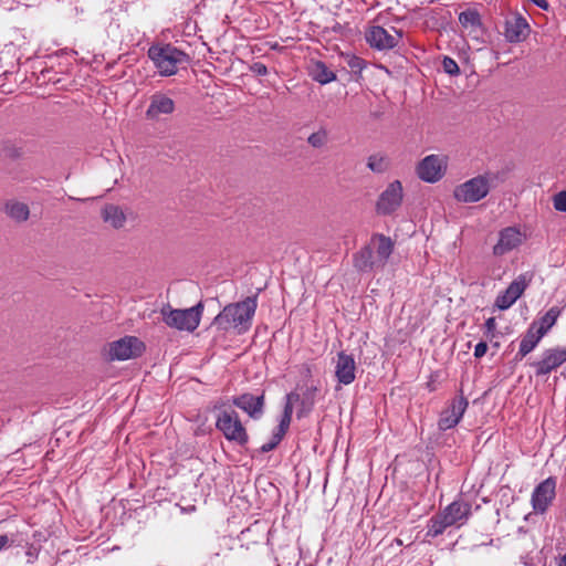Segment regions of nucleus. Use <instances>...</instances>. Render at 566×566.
Returning <instances> with one entry per match:
<instances>
[{"instance_id":"1a4fd4ad","label":"nucleus","mask_w":566,"mask_h":566,"mask_svg":"<svg viewBox=\"0 0 566 566\" xmlns=\"http://www.w3.org/2000/svg\"><path fill=\"white\" fill-rule=\"evenodd\" d=\"M469 406L468 399L461 392L459 396L452 398L447 407L440 413L438 420V428L441 431H447L454 428L461 421L467 408Z\"/></svg>"},{"instance_id":"49530a36","label":"nucleus","mask_w":566,"mask_h":566,"mask_svg":"<svg viewBox=\"0 0 566 566\" xmlns=\"http://www.w3.org/2000/svg\"><path fill=\"white\" fill-rule=\"evenodd\" d=\"M495 326H496V323H495V318L494 317H489L485 321V328H486L488 332L494 331Z\"/></svg>"},{"instance_id":"9b49d317","label":"nucleus","mask_w":566,"mask_h":566,"mask_svg":"<svg viewBox=\"0 0 566 566\" xmlns=\"http://www.w3.org/2000/svg\"><path fill=\"white\" fill-rule=\"evenodd\" d=\"M402 197L401 182L399 180L390 182L377 200V213L382 216L391 214L401 206Z\"/></svg>"},{"instance_id":"603ef678","label":"nucleus","mask_w":566,"mask_h":566,"mask_svg":"<svg viewBox=\"0 0 566 566\" xmlns=\"http://www.w3.org/2000/svg\"><path fill=\"white\" fill-rule=\"evenodd\" d=\"M557 566H566V554L559 559V563Z\"/></svg>"},{"instance_id":"c9c22d12","label":"nucleus","mask_w":566,"mask_h":566,"mask_svg":"<svg viewBox=\"0 0 566 566\" xmlns=\"http://www.w3.org/2000/svg\"><path fill=\"white\" fill-rule=\"evenodd\" d=\"M515 301L511 298L505 292L497 295L495 300V306L500 310H507L510 308Z\"/></svg>"},{"instance_id":"9d476101","label":"nucleus","mask_w":566,"mask_h":566,"mask_svg":"<svg viewBox=\"0 0 566 566\" xmlns=\"http://www.w3.org/2000/svg\"><path fill=\"white\" fill-rule=\"evenodd\" d=\"M566 361V347L547 348L541 359L530 363L537 377H543L556 370Z\"/></svg>"},{"instance_id":"f03ea898","label":"nucleus","mask_w":566,"mask_h":566,"mask_svg":"<svg viewBox=\"0 0 566 566\" xmlns=\"http://www.w3.org/2000/svg\"><path fill=\"white\" fill-rule=\"evenodd\" d=\"M147 56L158 74L165 77L177 74L179 70H186L191 61L188 53L171 43H153Z\"/></svg>"},{"instance_id":"7c9ffc66","label":"nucleus","mask_w":566,"mask_h":566,"mask_svg":"<svg viewBox=\"0 0 566 566\" xmlns=\"http://www.w3.org/2000/svg\"><path fill=\"white\" fill-rule=\"evenodd\" d=\"M307 143L313 148H322L328 143V132L326 128L321 127L317 132L312 133L307 137Z\"/></svg>"},{"instance_id":"6e6552de","label":"nucleus","mask_w":566,"mask_h":566,"mask_svg":"<svg viewBox=\"0 0 566 566\" xmlns=\"http://www.w3.org/2000/svg\"><path fill=\"white\" fill-rule=\"evenodd\" d=\"M395 34L389 33L385 28L380 25L370 27L366 33V42L374 49L379 51L391 50L398 46L402 39V31L392 28Z\"/></svg>"},{"instance_id":"f704fd0d","label":"nucleus","mask_w":566,"mask_h":566,"mask_svg":"<svg viewBox=\"0 0 566 566\" xmlns=\"http://www.w3.org/2000/svg\"><path fill=\"white\" fill-rule=\"evenodd\" d=\"M442 67L443 71L449 75H458L460 73L458 63L449 56H444L442 61Z\"/></svg>"},{"instance_id":"aec40b11","label":"nucleus","mask_w":566,"mask_h":566,"mask_svg":"<svg viewBox=\"0 0 566 566\" xmlns=\"http://www.w3.org/2000/svg\"><path fill=\"white\" fill-rule=\"evenodd\" d=\"M538 323H532L527 331L523 334L518 352L516 353L514 360L520 361L522 360L526 355H528L531 352H533L543 336L541 334H537L535 328H537Z\"/></svg>"},{"instance_id":"37998d69","label":"nucleus","mask_w":566,"mask_h":566,"mask_svg":"<svg viewBox=\"0 0 566 566\" xmlns=\"http://www.w3.org/2000/svg\"><path fill=\"white\" fill-rule=\"evenodd\" d=\"M293 415V405L290 402H286L283 409V413L281 416V420L287 421L291 423Z\"/></svg>"},{"instance_id":"09e8293b","label":"nucleus","mask_w":566,"mask_h":566,"mask_svg":"<svg viewBox=\"0 0 566 566\" xmlns=\"http://www.w3.org/2000/svg\"><path fill=\"white\" fill-rule=\"evenodd\" d=\"M281 441H282V438H280L276 434L272 433V438H271V440L269 442L273 443L274 444V449H275Z\"/></svg>"},{"instance_id":"ddd939ff","label":"nucleus","mask_w":566,"mask_h":566,"mask_svg":"<svg viewBox=\"0 0 566 566\" xmlns=\"http://www.w3.org/2000/svg\"><path fill=\"white\" fill-rule=\"evenodd\" d=\"M232 403L247 412L252 419H260L264 410V392L259 396L245 392L233 397Z\"/></svg>"},{"instance_id":"a878e982","label":"nucleus","mask_w":566,"mask_h":566,"mask_svg":"<svg viewBox=\"0 0 566 566\" xmlns=\"http://www.w3.org/2000/svg\"><path fill=\"white\" fill-rule=\"evenodd\" d=\"M530 282L531 276H527V274H521L510 283L504 292L516 302L517 298L524 293Z\"/></svg>"},{"instance_id":"423d86ee","label":"nucleus","mask_w":566,"mask_h":566,"mask_svg":"<svg viewBox=\"0 0 566 566\" xmlns=\"http://www.w3.org/2000/svg\"><path fill=\"white\" fill-rule=\"evenodd\" d=\"M145 350V344L135 336H125L108 345L109 360H127L139 357Z\"/></svg>"},{"instance_id":"412c9836","label":"nucleus","mask_w":566,"mask_h":566,"mask_svg":"<svg viewBox=\"0 0 566 566\" xmlns=\"http://www.w3.org/2000/svg\"><path fill=\"white\" fill-rule=\"evenodd\" d=\"M353 262L359 272H371L375 269H380L369 243L354 254Z\"/></svg>"},{"instance_id":"bb28decb","label":"nucleus","mask_w":566,"mask_h":566,"mask_svg":"<svg viewBox=\"0 0 566 566\" xmlns=\"http://www.w3.org/2000/svg\"><path fill=\"white\" fill-rule=\"evenodd\" d=\"M459 22L464 29L478 30L482 27L481 15L475 9H468L459 14Z\"/></svg>"},{"instance_id":"473e14b6","label":"nucleus","mask_w":566,"mask_h":566,"mask_svg":"<svg viewBox=\"0 0 566 566\" xmlns=\"http://www.w3.org/2000/svg\"><path fill=\"white\" fill-rule=\"evenodd\" d=\"M367 167L374 172H384L387 168L385 158L377 155L369 156Z\"/></svg>"},{"instance_id":"de8ad7c7","label":"nucleus","mask_w":566,"mask_h":566,"mask_svg":"<svg viewBox=\"0 0 566 566\" xmlns=\"http://www.w3.org/2000/svg\"><path fill=\"white\" fill-rule=\"evenodd\" d=\"M272 450H274V444H273V443L268 442V443H264V444H262V446L260 447L259 452H260V453H266V452H270V451H272Z\"/></svg>"},{"instance_id":"864d4df0","label":"nucleus","mask_w":566,"mask_h":566,"mask_svg":"<svg viewBox=\"0 0 566 566\" xmlns=\"http://www.w3.org/2000/svg\"><path fill=\"white\" fill-rule=\"evenodd\" d=\"M395 542L397 543V545L401 546L402 545V541L400 538H396Z\"/></svg>"},{"instance_id":"f3484780","label":"nucleus","mask_w":566,"mask_h":566,"mask_svg":"<svg viewBox=\"0 0 566 566\" xmlns=\"http://www.w3.org/2000/svg\"><path fill=\"white\" fill-rule=\"evenodd\" d=\"M356 364L353 355L340 352L337 355L335 376L339 384L349 385L355 380Z\"/></svg>"},{"instance_id":"ea45409f","label":"nucleus","mask_w":566,"mask_h":566,"mask_svg":"<svg viewBox=\"0 0 566 566\" xmlns=\"http://www.w3.org/2000/svg\"><path fill=\"white\" fill-rule=\"evenodd\" d=\"M250 71L259 76H264L268 74V67L265 64L261 62H255L250 66Z\"/></svg>"},{"instance_id":"8fccbe9b","label":"nucleus","mask_w":566,"mask_h":566,"mask_svg":"<svg viewBox=\"0 0 566 566\" xmlns=\"http://www.w3.org/2000/svg\"><path fill=\"white\" fill-rule=\"evenodd\" d=\"M281 441H282V438H280L276 434L272 433V438H271V440L269 442L273 443L274 444V449H275Z\"/></svg>"},{"instance_id":"a18cd8bd","label":"nucleus","mask_w":566,"mask_h":566,"mask_svg":"<svg viewBox=\"0 0 566 566\" xmlns=\"http://www.w3.org/2000/svg\"><path fill=\"white\" fill-rule=\"evenodd\" d=\"M528 2L535 4L536 7L543 9V10H547L548 7H549V3L547 0H527Z\"/></svg>"},{"instance_id":"5fc2aeb1","label":"nucleus","mask_w":566,"mask_h":566,"mask_svg":"<svg viewBox=\"0 0 566 566\" xmlns=\"http://www.w3.org/2000/svg\"><path fill=\"white\" fill-rule=\"evenodd\" d=\"M305 369H306V375H310L311 374V368L308 366H306Z\"/></svg>"},{"instance_id":"39448f33","label":"nucleus","mask_w":566,"mask_h":566,"mask_svg":"<svg viewBox=\"0 0 566 566\" xmlns=\"http://www.w3.org/2000/svg\"><path fill=\"white\" fill-rule=\"evenodd\" d=\"M216 427L227 440L237 442L239 446H245L249 441L248 432L234 410L221 411L217 417Z\"/></svg>"},{"instance_id":"f257e3e1","label":"nucleus","mask_w":566,"mask_h":566,"mask_svg":"<svg viewBox=\"0 0 566 566\" xmlns=\"http://www.w3.org/2000/svg\"><path fill=\"white\" fill-rule=\"evenodd\" d=\"M258 308V295L241 302L230 303L213 318L212 324L222 332L234 329L239 335L247 333Z\"/></svg>"},{"instance_id":"4be33fe9","label":"nucleus","mask_w":566,"mask_h":566,"mask_svg":"<svg viewBox=\"0 0 566 566\" xmlns=\"http://www.w3.org/2000/svg\"><path fill=\"white\" fill-rule=\"evenodd\" d=\"M3 210L7 216L15 222H24L30 217V209L28 205L17 200L7 201Z\"/></svg>"},{"instance_id":"4468645a","label":"nucleus","mask_w":566,"mask_h":566,"mask_svg":"<svg viewBox=\"0 0 566 566\" xmlns=\"http://www.w3.org/2000/svg\"><path fill=\"white\" fill-rule=\"evenodd\" d=\"M522 241V233L518 229L514 227L504 228L499 233V241L493 247V254L502 256L517 248Z\"/></svg>"},{"instance_id":"3c124183","label":"nucleus","mask_w":566,"mask_h":566,"mask_svg":"<svg viewBox=\"0 0 566 566\" xmlns=\"http://www.w3.org/2000/svg\"><path fill=\"white\" fill-rule=\"evenodd\" d=\"M251 532H252V527H248V528L243 530V531L241 532V534H240L239 538H240L241 541H244V538L247 537V535H248L249 533H251Z\"/></svg>"},{"instance_id":"2eb2a0df","label":"nucleus","mask_w":566,"mask_h":566,"mask_svg":"<svg viewBox=\"0 0 566 566\" xmlns=\"http://www.w3.org/2000/svg\"><path fill=\"white\" fill-rule=\"evenodd\" d=\"M175 111V102L166 94L157 92L149 98V105L146 109L148 119H158L160 115H169Z\"/></svg>"},{"instance_id":"4c0bfd02","label":"nucleus","mask_w":566,"mask_h":566,"mask_svg":"<svg viewBox=\"0 0 566 566\" xmlns=\"http://www.w3.org/2000/svg\"><path fill=\"white\" fill-rule=\"evenodd\" d=\"M224 557L221 556L220 552L210 554L207 560L201 566H223Z\"/></svg>"},{"instance_id":"20e7f679","label":"nucleus","mask_w":566,"mask_h":566,"mask_svg":"<svg viewBox=\"0 0 566 566\" xmlns=\"http://www.w3.org/2000/svg\"><path fill=\"white\" fill-rule=\"evenodd\" d=\"M495 177L491 174L479 175L458 185L453 190V197L459 202L474 203L485 198L491 189V181Z\"/></svg>"},{"instance_id":"b1692460","label":"nucleus","mask_w":566,"mask_h":566,"mask_svg":"<svg viewBox=\"0 0 566 566\" xmlns=\"http://www.w3.org/2000/svg\"><path fill=\"white\" fill-rule=\"evenodd\" d=\"M559 315L560 310L557 306H553L542 317H539V319L534 321L533 323H538L537 328H535L537 334H541L544 337L555 325Z\"/></svg>"},{"instance_id":"6ab92c4d","label":"nucleus","mask_w":566,"mask_h":566,"mask_svg":"<svg viewBox=\"0 0 566 566\" xmlns=\"http://www.w3.org/2000/svg\"><path fill=\"white\" fill-rule=\"evenodd\" d=\"M530 25L525 18L515 14L505 21L504 34L510 42H521L526 38Z\"/></svg>"},{"instance_id":"79ce46f5","label":"nucleus","mask_w":566,"mask_h":566,"mask_svg":"<svg viewBox=\"0 0 566 566\" xmlns=\"http://www.w3.org/2000/svg\"><path fill=\"white\" fill-rule=\"evenodd\" d=\"M486 350H488V344L485 342H480L475 345L473 355L475 358H481L485 355Z\"/></svg>"},{"instance_id":"7ed1b4c3","label":"nucleus","mask_w":566,"mask_h":566,"mask_svg":"<svg viewBox=\"0 0 566 566\" xmlns=\"http://www.w3.org/2000/svg\"><path fill=\"white\" fill-rule=\"evenodd\" d=\"M203 304L199 302L186 310H175L169 304L163 306L160 314L165 324L178 331L193 332L200 324Z\"/></svg>"},{"instance_id":"f8f14e48","label":"nucleus","mask_w":566,"mask_h":566,"mask_svg":"<svg viewBox=\"0 0 566 566\" xmlns=\"http://www.w3.org/2000/svg\"><path fill=\"white\" fill-rule=\"evenodd\" d=\"M444 169L443 161L438 155H429L418 164L417 175L421 180L433 184L443 177Z\"/></svg>"},{"instance_id":"dca6fc26","label":"nucleus","mask_w":566,"mask_h":566,"mask_svg":"<svg viewBox=\"0 0 566 566\" xmlns=\"http://www.w3.org/2000/svg\"><path fill=\"white\" fill-rule=\"evenodd\" d=\"M369 244L371 245L373 251H376L375 258L378 262V266L384 269L394 252V241L382 233H375L371 235Z\"/></svg>"},{"instance_id":"0eeeda50","label":"nucleus","mask_w":566,"mask_h":566,"mask_svg":"<svg viewBox=\"0 0 566 566\" xmlns=\"http://www.w3.org/2000/svg\"><path fill=\"white\" fill-rule=\"evenodd\" d=\"M556 496V478L549 476L538 483L532 492L531 504L536 514H544Z\"/></svg>"},{"instance_id":"cd10ccee","label":"nucleus","mask_w":566,"mask_h":566,"mask_svg":"<svg viewBox=\"0 0 566 566\" xmlns=\"http://www.w3.org/2000/svg\"><path fill=\"white\" fill-rule=\"evenodd\" d=\"M0 154L6 158L17 160L23 156V148L15 140L4 139L0 144Z\"/></svg>"},{"instance_id":"c756f323","label":"nucleus","mask_w":566,"mask_h":566,"mask_svg":"<svg viewBox=\"0 0 566 566\" xmlns=\"http://www.w3.org/2000/svg\"><path fill=\"white\" fill-rule=\"evenodd\" d=\"M449 526L450 525L447 524L441 513L436 514L429 520L427 535L437 537L441 535Z\"/></svg>"},{"instance_id":"72a5a7b5","label":"nucleus","mask_w":566,"mask_h":566,"mask_svg":"<svg viewBox=\"0 0 566 566\" xmlns=\"http://www.w3.org/2000/svg\"><path fill=\"white\" fill-rule=\"evenodd\" d=\"M21 542L18 534H2L0 535V552L7 547L20 546Z\"/></svg>"},{"instance_id":"e433bc0d","label":"nucleus","mask_w":566,"mask_h":566,"mask_svg":"<svg viewBox=\"0 0 566 566\" xmlns=\"http://www.w3.org/2000/svg\"><path fill=\"white\" fill-rule=\"evenodd\" d=\"M553 205L557 211L566 212V190L559 191L554 196Z\"/></svg>"},{"instance_id":"c03bdc74","label":"nucleus","mask_w":566,"mask_h":566,"mask_svg":"<svg viewBox=\"0 0 566 566\" xmlns=\"http://www.w3.org/2000/svg\"><path fill=\"white\" fill-rule=\"evenodd\" d=\"M301 395L295 392V391H291L290 394L286 395V402H290L292 405L296 403V402H300L302 405V399H301Z\"/></svg>"},{"instance_id":"58836bf2","label":"nucleus","mask_w":566,"mask_h":566,"mask_svg":"<svg viewBox=\"0 0 566 566\" xmlns=\"http://www.w3.org/2000/svg\"><path fill=\"white\" fill-rule=\"evenodd\" d=\"M39 553H40V547L35 546L34 544H28L27 551H25V556L28 558L27 562L29 564L34 563L39 557Z\"/></svg>"},{"instance_id":"393cba45","label":"nucleus","mask_w":566,"mask_h":566,"mask_svg":"<svg viewBox=\"0 0 566 566\" xmlns=\"http://www.w3.org/2000/svg\"><path fill=\"white\" fill-rule=\"evenodd\" d=\"M312 78L319 84H328L336 80V74L322 61H316L311 70Z\"/></svg>"},{"instance_id":"a19ab883","label":"nucleus","mask_w":566,"mask_h":566,"mask_svg":"<svg viewBox=\"0 0 566 566\" xmlns=\"http://www.w3.org/2000/svg\"><path fill=\"white\" fill-rule=\"evenodd\" d=\"M290 424L291 423L287 421L280 420V423L274 429L273 433L283 439L290 428Z\"/></svg>"},{"instance_id":"5701e85b","label":"nucleus","mask_w":566,"mask_h":566,"mask_svg":"<svg viewBox=\"0 0 566 566\" xmlns=\"http://www.w3.org/2000/svg\"><path fill=\"white\" fill-rule=\"evenodd\" d=\"M102 219L104 222L109 223L115 229L122 228L126 222L125 213L116 205H106L102 209Z\"/></svg>"},{"instance_id":"2f4dec72","label":"nucleus","mask_w":566,"mask_h":566,"mask_svg":"<svg viewBox=\"0 0 566 566\" xmlns=\"http://www.w3.org/2000/svg\"><path fill=\"white\" fill-rule=\"evenodd\" d=\"M345 61L353 73H360L366 66L365 60L356 55H347Z\"/></svg>"},{"instance_id":"a211bd4d","label":"nucleus","mask_w":566,"mask_h":566,"mask_svg":"<svg viewBox=\"0 0 566 566\" xmlns=\"http://www.w3.org/2000/svg\"><path fill=\"white\" fill-rule=\"evenodd\" d=\"M441 514L450 526L464 524L471 515V504L464 501H453Z\"/></svg>"},{"instance_id":"c85d7f7f","label":"nucleus","mask_w":566,"mask_h":566,"mask_svg":"<svg viewBox=\"0 0 566 566\" xmlns=\"http://www.w3.org/2000/svg\"><path fill=\"white\" fill-rule=\"evenodd\" d=\"M318 388L316 386L306 387V389L301 395L302 399V408L298 411V417L302 415H306L312 411L315 405L316 394Z\"/></svg>"}]
</instances>
